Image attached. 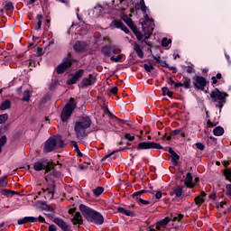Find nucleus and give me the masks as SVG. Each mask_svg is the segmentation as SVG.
<instances>
[{
    "mask_svg": "<svg viewBox=\"0 0 231 231\" xmlns=\"http://www.w3.org/2000/svg\"><path fill=\"white\" fill-rule=\"evenodd\" d=\"M55 165L57 164L48 159H41L33 163L32 169L38 172L45 171V174L52 171L51 172V176H53L54 178H60V171L53 170L55 169Z\"/></svg>",
    "mask_w": 231,
    "mask_h": 231,
    "instance_id": "nucleus-1",
    "label": "nucleus"
},
{
    "mask_svg": "<svg viewBox=\"0 0 231 231\" xmlns=\"http://www.w3.org/2000/svg\"><path fill=\"white\" fill-rule=\"evenodd\" d=\"M91 118L88 116L80 117L79 120L76 122L74 131L78 140H82V138L88 136L86 131L91 127Z\"/></svg>",
    "mask_w": 231,
    "mask_h": 231,
    "instance_id": "nucleus-2",
    "label": "nucleus"
},
{
    "mask_svg": "<svg viewBox=\"0 0 231 231\" xmlns=\"http://www.w3.org/2000/svg\"><path fill=\"white\" fill-rule=\"evenodd\" d=\"M65 146H66V143H64L62 135H54L53 137H50L45 142L43 152H51L55 151V149H62V147H65Z\"/></svg>",
    "mask_w": 231,
    "mask_h": 231,
    "instance_id": "nucleus-3",
    "label": "nucleus"
},
{
    "mask_svg": "<svg viewBox=\"0 0 231 231\" xmlns=\"http://www.w3.org/2000/svg\"><path fill=\"white\" fill-rule=\"evenodd\" d=\"M226 97H228V94L221 92L218 88H215V90L210 93L212 102L215 104L216 107H219V109H223V106L226 103Z\"/></svg>",
    "mask_w": 231,
    "mask_h": 231,
    "instance_id": "nucleus-4",
    "label": "nucleus"
},
{
    "mask_svg": "<svg viewBox=\"0 0 231 231\" xmlns=\"http://www.w3.org/2000/svg\"><path fill=\"white\" fill-rule=\"evenodd\" d=\"M77 108V102L75 101L74 97H71L69 101L67 102L65 106L63 107L60 118L63 122H66L67 120H69V117L71 115H73V111Z\"/></svg>",
    "mask_w": 231,
    "mask_h": 231,
    "instance_id": "nucleus-5",
    "label": "nucleus"
},
{
    "mask_svg": "<svg viewBox=\"0 0 231 231\" xmlns=\"http://www.w3.org/2000/svg\"><path fill=\"white\" fill-rule=\"evenodd\" d=\"M101 53H103L105 57H111L113 54L118 55L119 53H122V50L116 45H105L101 49Z\"/></svg>",
    "mask_w": 231,
    "mask_h": 231,
    "instance_id": "nucleus-6",
    "label": "nucleus"
},
{
    "mask_svg": "<svg viewBox=\"0 0 231 231\" xmlns=\"http://www.w3.org/2000/svg\"><path fill=\"white\" fill-rule=\"evenodd\" d=\"M147 149H163V146L154 142H143L137 145V151L147 150Z\"/></svg>",
    "mask_w": 231,
    "mask_h": 231,
    "instance_id": "nucleus-7",
    "label": "nucleus"
},
{
    "mask_svg": "<svg viewBox=\"0 0 231 231\" xmlns=\"http://www.w3.org/2000/svg\"><path fill=\"white\" fill-rule=\"evenodd\" d=\"M79 210L81 214L84 216L85 219H87V221H89L91 217H93V215L95 214V212H97L95 209L84 204L79 205Z\"/></svg>",
    "mask_w": 231,
    "mask_h": 231,
    "instance_id": "nucleus-8",
    "label": "nucleus"
},
{
    "mask_svg": "<svg viewBox=\"0 0 231 231\" xmlns=\"http://www.w3.org/2000/svg\"><path fill=\"white\" fill-rule=\"evenodd\" d=\"M193 85L195 89L205 91V88L207 87V79L201 76H196L193 78Z\"/></svg>",
    "mask_w": 231,
    "mask_h": 231,
    "instance_id": "nucleus-9",
    "label": "nucleus"
},
{
    "mask_svg": "<svg viewBox=\"0 0 231 231\" xmlns=\"http://www.w3.org/2000/svg\"><path fill=\"white\" fill-rule=\"evenodd\" d=\"M73 62H75V60L69 58L67 60L63 61L61 64H60L57 68L58 75H60L65 71H68V69L71 68V65L73 64Z\"/></svg>",
    "mask_w": 231,
    "mask_h": 231,
    "instance_id": "nucleus-10",
    "label": "nucleus"
},
{
    "mask_svg": "<svg viewBox=\"0 0 231 231\" xmlns=\"http://www.w3.org/2000/svg\"><path fill=\"white\" fill-rule=\"evenodd\" d=\"M88 222L94 223V225H104V216H102L98 211H96Z\"/></svg>",
    "mask_w": 231,
    "mask_h": 231,
    "instance_id": "nucleus-11",
    "label": "nucleus"
},
{
    "mask_svg": "<svg viewBox=\"0 0 231 231\" xmlns=\"http://www.w3.org/2000/svg\"><path fill=\"white\" fill-rule=\"evenodd\" d=\"M53 223L58 225L62 231H71V226L66 223L62 218L56 217L53 219Z\"/></svg>",
    "mask_w": 231,
    "mask_h": 231,
    "instance_id": "nucleus-12",
    "label": "nucleus"
},
{
    "mask_svg": "<svg viewBox=\"0 0 231 231\" xmlns=\"http://www.w3.org/2000/svg\"><path fill=\"white\" fill-rule=\"evenodd\" d=\"M110 28H112V30H115V28H120V30L125 32V33H129V29L127 28V26H125V24H124V23H122V21H112V23H110Z\"/></svg>",
    "mask_w": 231,
    "mask_h": 231,
    "instance_id": "nucleus-13",
    "label": "nucleus"
},
{
    "mask_svg": "<svg viewBox=\"0 0 231 231\" xmlns=\"http://www.w3.org/2000/svg\"><path fill=\"white\" fill-rule=\"evenodd\" d=\"M97 82V78L93 74H89L88 78H84L81 81V88H88V86H93Z\"/></svg>",
    "mask_w": 231,
    "mask_h": 231,
    "instance_id": "nucleus-14",
    "label": "nucleus"
},
{
    "mask_svg": "<svg viewBox=\"0 0 231 231\" xmlns=\"http://www.w3.org/2000/svg\"><path fill=\"white\" fill-rule=\"evenodd\" d=\"M127 3V0H113L112 1V5L114 6H117V10H122V12H125V10H127V8L129 7L128 5H125Z\"/></svg>",
    "mask_w": 231,
    "mask_h": 231,
    "instance_id": "nucleus-15",
    "label": "nucleus"
},
{
    "mask_svg": "<svg viewBox=\"0 0 231 231\" xmlns=\"http://www.w3.org/2000/svg\"><path fill=\"white\" fill-rule=\"evenodd\" d=\"M73 50L76 51V53H81V51H84V50H86V42L77 41L73 45Z\"/></svg>",
    "mask_w": 231,
    "mask_h": 231,
    "instance_id": "nucleus-16",
    "label": "nucleus"
},
{
    "mask_svg": "<svg viewBox=\"0 0 231 231\" xmlns=\"http://www.w3.org/2000/svg\"><path fill=\"white\" fill-rule=\"evenodd\" d=\"M192 174L190 172H188L186 175V179L184 180V185L188 187V189H194V186L196 185L194 182H192Z\"/></svg>",
    "mask_w": 231,
    "mask_h": 231,
    "instance_id": "nucleus-17",
    "label": "nucleus"
},
{
    "mask_svg": "<svg viewBox=\"0 0 231 231\" xmlns=\"http://www.w3.org/2000/svg\"><path fill=\"white\" fill-rule=\"evenodd\" d=\"M26 223H37V217H24L18 220V225H26Z\"/></svg>",
    "mask_w": 231,
    "mask_h": 231,
    "instance_id": "nucleus-18",
    "label": "nucleus"
},
{
    "mask_svg": "<svg viewBox=\"0 0 231 231\" xmlns=\"http://www.w3.org/2000/svg\"><path fill=\"white\" fill-rule=\"evenodd\" d=\"M168 152L171 154L172 164L175 167H177L178 160H180V155H178V153H176V152H174V150H172V148H171V147L169 148Z\"/></svg>",
    "mask_w": 231,
    "mask_h": 231,
    "instance_id": "nucleus-19",
    "label": "nucleus"
},
{
    "mask_svg": "<svg viewBox=\"0 0 231 231\" xmlns=\"http://www.w3.org/2000/svg\"><path fill=\"white\" fill-rule=\"evenodd\" d=\"M73 225H82L84 223V219L82 218V215L80 212H76L72 218Z\"/></svg>",
    "mask_w": 231,
    "mask_h": 231,
    "instance_id": "nucleus-20",
    "label": "nucleus"
},
{
    "mask_svg": "<svg viewBox=\"0 0 231 231\" xmlns=\"http://www.w3.org/2000/svg\"><path fill=\"white\" fill-rule=\"evenodd\" d=\"M43 192H48L52 196L55 194V180H51V183L48 184L47 189H42Z\"/></svg>",
    "mask_w": 231,
    "mask_h": 231,
    "instance_id": "nucleus-21",
    "label": "nucleus"
},
{
    "mask_svg": "<svg viewBox=\"0 0 231 231\" xmlns=\"http://www.w3.org/2000/svg\"><path fill=\"white\" fill-rule=\"evenodd\" d=\"M135 10H142L143 14H147V6L144 0H139V3L135 5Z\"/></svg>",
    "mask_w": 231,
    "mask_h": 231,
    "instance_id": "nucleus-22",
    "label": "nucleus"
},
{
    "mask_svg": "<svg viewBox=\"0 0 231 231\" xmlns=\"http://www.w3.org/2000/svg\"><path fill=\"white\" fill-rule=\"evenodd\" d=\"M134 50L139 59H143V51L142 50V46L140 44L134 43Z\"/></svg>",
    "mask_w": 231,
    "mask_h": 231,
    "instance_id": "nucleus-23",
    "label": "nucleus"
},
{
    "mask_svg": "<svg viewBox=\"0 0 231 231\" xmlns=\"http://www.w3.org/2000/svg\"><path fill=\"white\" fill-rule=\"evenodd\" d=\"M122 19L126 23L127 26H129V28H131L132 30L136 27V25H134V23H133V20L129 18V16H127L126 14H124Z\"/></svg>",
    "mask_w": 231,
    "mask_h": 231,
    "instance_id": "nucleus-24",
    "label": "nucleus"
},
{
    "mask_svg": "<svg viewBox=\"0 0 231 231\" xmlns=\"http://www.w3.org/2000/svg\"><path fill=\"white\" fill-rule=\"evenodd\" d=\"M10 107H12V102L8 99H5L0 106L1 111H6V109H10Z\"/></svg>",
    "mask_w": 231,
    "mask_h": 231,
    "instance_id": "nucleus-25",
    "label": "nucleus"
},
{
    "mask_svg": "<svg viewBox=\"0 0 231 231\" xmlns=\"http://www.w3.org/2000/svg\"><path fill=\"white\" fill-rule=\"evenodd\" d=\"M117 211L120 212V214H124L125 216H129L130 217H133L134 216V213L131 210H127L124 208H117Z\"/></svg>",
    "mask_w": 231,
    "mask_h": 231,
    "instance_id": "nucleus-26",
    "label": "nucleus"
},
{
    "mask_svg": "<svg viewBox=\"0 0 231 231\" xmlns=\"http://www.w3.org/2000/svg\"><path fill=\"white\" fill-rule=\"evenodd\" d=\"M213 134L215 136H223V134H225V129H223L221 126H217L214 128Z\"/></svg>",
    "mask_w": 231,
    "mask_h": 231,
    "instance_id": "nucleus-27",
    "label": "nucleus"
},
{
    "mask_svg": "<svg viewBox=\"0 0 231 231\" xmlns=\"http://www.w3.org/2000/svg\"><path fill=\"white\" fill-rule=\"evenodd\" d=\"M173 192L176 196V198H181V194H183V187L181 186H176L173 189Z\"/></svg>",
    "mask_w": 231,
    "mask_h": 231,
    "instance_id": "nucleus-28",
    "label": "nucleus"
},
{
    "mask_svg": "<svg viewBox=\"0 0 231 231\" xmlns=\"http://www.w3.org/2000/svg\"><path fill=\"white\" fill-rule=\"evenodd\" d=\"M162 91L163 97L167 96V97H170V98H172V95H174V93L171 91L167 87H163L162 88Z\"/></svg>",
    "mask_w": 231,
    "mask_h": 231,
    "instance_id": "nucleus-29",
    "label": "nucleus"
},
{
    "mask_svg": "<svg viewBox=\"0 0 231 231\" xmlns=\"http://www.w3.org/2000/svg\"><path fill=\"white\" fill-rule=\"evenodd\" d=\"M184 81L181 83V88H184V89H190V79L189 78H183Z\"/></svg>",
    "mask_w": 231,
    "mask_h": 231,
    "instance_id": "nucleus-30",
    "label": "nucleus"
},
{
    "mask_svg": "<svg viewBox=\"0 0 231 231\" xmlns=\"http://www.w3.org/2000/svg\"><path fill=\"white\" fill-rule=\"evenodd\" d=\"M145 192H147L145 189H142L134 192L132 196L134 199H136V201H138L140 199V196H142V194H145Z\"/></svg>",
    "mask_w": 231,
    "mask_h": 231,
    "instance_id": "nucleus-31",
    "label": "nucleus"
},
{
    "mask_svg": "<svg viewBox=\"0 0 231 231\" xmlns=\"http://www.w3.org/2000/svg\"><path fill=\"white\" fill-rule=\"evenodd\" d=\"M132 31L134 33L136 39H138L139 41H142V39H143V34H142V32L138 31L136 26L134 27V29H132Z\"/></svg>",
    "mask_w": 231,
    "mask_h": 231,
    "instance_id": "nucleus-32",
    "label": "nucleus"
},
{
    "mask_svg": "<svg viewBox=\"0 0 231 231\" xmlns=\"http://www.w3.org/2000/svg\"><path fill=\"white\" fill-rule=\"evenodd\" d=\"M178 134H180L182 138H185V133H181V129H177L171 132V136H178Z\"/></svg>",
    "mask_w": 231,
    "mask_h": 231,
    "instance_id": "nucleus-33",
    "label": "nucleus"
},
{
    "mask_svg": "<svg viewBox=\"0 0 231 231\" xmlns=\"http://www.w3.org/2000/svg\"><path fill=\"white\" fill-rule=\"evenodd\" d=\"M169 223H171V218L169 217H166L164 219L161 220L159 222L160 226H167V225H169Z\"/></svg>",
    "mask_w": 231,
    "mask_h": 231,
    "instance_id": "nucleus-34",
    "label": "nucleus"
},
{
    "mask_svg": "<svg viewBox=\"0 0 231 231\" xmlns=\"http://www.w3.org/2000/svg\"><path fill=\"white\" fill-rule=\"evenodd\" d=\"M102 192H104V188L102 187H97V189H93V194L96 198H98Z\"/></svg>",
    "mask_w": 231,
    "mask_h": 231,
    "instance_id": "nucleus-35",
    "label": "nucleus"
},
{
    "mask_svg": "<svg viewBox=\"0 0 231 231\" xmlns=\"http://www.w3.org/2000/svg\"><path fill=\"white\" fill-rule=\"evenodd\" d=\"M32 96L30 95V90H25L24 92H23V98H22V100L23 101V102H30V97H31Z\"/></svg>",
    "mask_w": 231,
    "mask_h": 231,
    "instance_id": "nucleus-36",
    "label": "nucleus"
},
{
    "mask_svg": "<svg viewBox=\"0 0 231 231\" xmlns=\"http://www.w3.org/2000/svg\"><path fill=\"white\" fill-rule=\"evenodd\" d=\"M194 201L197 205H199V207H200V205H203V203H205V199H203V197L201 196H198L194 199Z\"/></svg>",
    "mask_w": 231,
    "mask_h": 231,
    "instance_id": "nucleus-37",
    "label": "nucleus"
},
{
    "mask_svg": "<svg viewBox=\"0 0 231 231\" xmlns=\"http://www.w3.org/2000/svg\"><path fill=\"white\" fill-rule=\"evenodd\" d=\"M121 59H124V54H119L116 57H115V55H112L110 57V60H112V62H120Z\"/></svg>",
    "mask_w": 231,
    "mask_h": 231,
    "instance_id": "nucleus-38",
    "label": "nucleus"
},
{
    "mask_svg": "<svg viewBox=\"0 0 231 231\" xmlns=\"http://www.w3.org/2000/svg\"><path fill=\"white\" fill-rule=\"evenodd\" d=\"M221 79H223V75H221V73H217L216 76H213L211 78L212 84H216L217 80H221Z\"/></svg>",
    "mask_w": 231,
    "mask_h": 231,
    "instance_id": "nucleus-39",
    "label": "nucleus"
},
{
    "mask_svg": "<svg viewBox=\"0 0 231 231\" xmlns=\"http://www.w3.org/2000/svg\"><path fill=\"white\" fill-rule=\"evenodd\" d=\"M141 23H142V26H143V29L144 30V32L147 28V24L150 23V24H152V26H154V22L152 20V21H150V20L143 21V22H141Z\"/></svg>",
    "mask_w": 231,
    "mask_h": 231,
    "instance_id": "nucleus-40",
    "label": "nucleus"
},
{
    "mask_svg": "<svg viewBox=\"0 0 231 231\" xmlns=\"http://www.w3.org/2000/svg\"><path fill=\"white\" fill-rule=\"evenodd\" d=\"M224 176L231 182V168L224 170Z\"/></svg>",
    "mask_w": 231,
    "mask_h": 231,
    "instance_id": "nucleus-41",
    "label": "nucleus"
},
{
    "mask_svg": "<svg viewBox=\"0 0 231 231\" xmlns=\"http://www.w3.org/2000/svg\"><path fill=\"white\" fill-rule=\"evenodd\" d=\"M171 42H172V40L168 39V38H162V46L163 48H167V46H169V44H171Z\"/></svg>",
    "mask_w": 231,
    "mask_h": 231,
    "instance_id": "nucleus-42",
    "label": "nucleus"
},
{
    "mask_svg": "<svg viewBox=\"0 0 231 231\" xmlns=\"http://www.w3.org/2000/svg\"><path fill=\"white\" fill-rule=\"evenodd\" d=\"M78 78H76L74 75L67 80V84L68 86H73V84H77V81H78Z\"/></svg>",
    "mask_w": 231,
    "mask_h": 231,
    "instance_id": "nucleus-43",
    "label": "nucleus"
},
{
    "mask_svg": "<svg viewBox=\"0 0 231 231\" xmlns=\"http://www.w3.org/2000/svg\"><path fill=\"white\" fill-rule=\"evenodd\" d=\"M4 8L6 11L14 10V3H12V2H5V5H4Z\"/></svg>",
    "mask_w": 231,
    "mask_h": 231,
    "instance_id": "nucleus-44",
    "label": "nucleus"
},
{
    "mask_svg": "<svg viewBox=\"0 0 231 231\" xmlns=\"http://www.w3.org/2000/svg\"><path fill=\"white\" fill-rule=\"evenodd\" d=\"M74 77L76 79H78V80L79 79H82V77H84V69H79V71H77L75 74H74Z\"/></svg>",
    "mask_w": 231,
    "mask_h": 231,
    "instance_id": "nucleus-45",
    "label": "nucleus"
},
{
    "mask_svg": "<svg viewBox=\"0 0 231 231\" xmlns=\"http://www.w3.org/2000/svg\"><path fill=\"white\" fill-rule=\"evenodd\" d=\"M143 68H144L145 71H147L148 73H151V71H152V69H154V66L149 65L147 63H145L143 65Z\"/></svg>",
    "mask_w": 231,
    "mask_h": 231,
    "instance_id": "nucleus-46",
    "label": "nucleus"
},
{
    "mask_svg": "<svg viewBox=\"0 0 231 231\" xmlns=\"http://www.w3.org/2000/svg\"><path fill=\"white\" fill-rule=\"evenodd\" d=\"M8 120V114H4L0 116V124H5Z\"/></svg>",
    "mask_w": 231,
    "mask_h": 231,
    "instance_id": "nucleus-47",
    "label": "nucleus"
},
{
    "mask_svg": "<svg viewBox=\"0 0 231 231\" xmlns=\"http://www.w3.org/2000/svg\"><path fill=\"white\" fill-rule=\"evenodd\" d=\"M181 219H183V214H176L172 217V221H180Z\"/></svg>",
    "mask_w": 231,
    "mask_h": 231,
    "instance_id": "nucleus-48",
    "label": "nucleus"
},
{
    "mask_svg": "<svg viewBox=\"0 0 231 231\" xmlns=\"http://www.w3.org/2000/svg\"><path fill=\"white\" fill-rule=\"evenodd\" d=\"M95 12H98L99 15H103L104 8L102 7V5H97L95 7Z\"/></svg>",
    "mask_w": 231,
    "mask_h": 231,
    "instance_id": "nucleus-49",
    "label": "nucleus"
},
{
    "mask_svg": "<svg viewBox=\"0 0 231 231\" xmlns=\"http://www.w3.org/2000/svg\"><path fill=\"white\" fill-rule=\"evenodd\" d=\"M195 145L199 151H205V144L203 143H196Z\"/></svg>",
    "mask_w": 231,
    "mask_h": 231,
    "instance_id": "nucleus-50",
    "label": "nucleus"
},
{
    "mask_svg": "<svg viewBox=\"0 0 231 231\" xmlns=\"http://www.w3.org/2000/svg\"><path fill=\"white\" fill-rule=\"evenodd\" d=\"M162 64L164 68H168L170 71H173V73H176V67H170L165 61H163Z\"/></svg>",
    "mask_w": 231,
    "mask_h": 231,
    "instance_id": "nucleus-51",
    "label": "nucleus"
},
{
    "mask_svg": "<svg viewBox=\"0 0 231 231\" xmlns=\"http://www.w3.org/2000/svg\"><path fill=\"white\" fill-rule=\"evenodd\" d=\"M125 140H128V142L134 141V135H132L131 134H125Z\"/></svg>",
    "mask_w": 231,
    "mask_h": 231,
    "instance_id": "nucleus-52",
    "label": "nucleus"
},
{
    "mask_svg": "<svg viewBox=\"0 0 231 231\" xmlns=\"http://www.w3.org/2000/svg\"><path fill=\"white\" fill-rule=\"evenodd\" d=\"M4 192L5 194H7L8 196H14L15 194H19V192L14 191V190H10V189H5V190H4Z\"/></svg>",
    "mask_w": 231,
    "mask_h": 231,
    "instance_id": "nucleus-53",
    "label": "nucleus"
},
{
    "mask_svg": "<svg viewBox=\"0 0 231 231\" xmlns=\"http://www.w3.org/2000/svg\"><path fill=\"white\" fill-rule=\"evenodd\" d=\"M6 135H3L1 138H0V147H3V145H5L6 143Z\"/></svg>",
    "mask_w": 231,
    "mask_h": 231,
    "instance_id": "nucleus-54",
    "label": "nucleus"
},
{
    "mask_svg": "<svg viewBox=\"0 0 231 231\" xmlns=\"http://www.w3.org/2000/svg\"><path fill=\"white\" fill-rule=\"evenodd\" d=\"M70 145H71V147H74L75 151H79V143H77L76 141H71Z\"/></svg>",
    "mask_w": 231,
    "mask_h": 231,
    "instance_id": "nucleus-55",
    "label": "nucleus"
},
{
    "mask_svg": "<svg viewBox=\"0 0 231 231\" xmlns=\"http://www.w3.org/2000/svg\"><path fill=\"white\" fill-rule=\"evenodd\" d=\"M138 203H141V205H149V203H151L149 200H144L142 198H139V200H137Z\"/></svg>",
    "mask_w": 231,
    "mask_h": 231,
    "instance_id": "nucleus-56",
    "label": "nucleus"
},
{
    "mask_svg": "<svg viewBox=\"0 0 231 231\" xmlns=\"http://www.w3.org/2000/svg\"><path fill=\"white\" fill-rule=\"evenodd\" d=\"M217 124H218L217 122L212 123L210 121V119H208V122H207L208 127H216V125H217Z\"/></svg>",
    "mask_w": 231,
    "mask_h": 231,
    "instance_id": "nucleus-57",
    "label": "nucleus"
},
{
    "mask_svg": "<svg viewBox=\"0 0 231 231\" xmlns=\"http://www.w3.org/2000/svg\"><path fill=\"white\" fill-rule=\"evenodd\" d=\"M8 182L5 181V179H0V187H6Z\"/></svg>",
    "mask_w": 231,
    "mask_h": 231,
    "instance_id": "nucleus-58",
    "label": "nucleus"
},
{
    "mask_svg": "<svg viewBox=\"0 0 231 231\" xmlns=\"http://www.w3.org/2000/svg\"><path fill=\"white\" fill-rule=\"evenodd\" d=\"M110 93H112V95H116V93H118V88L117 87H114L111 88Z\"/></svg>",
    "mask_w": 231,
    "mask_h": 231,
    "instance_id": "nucleus-59",
    "label": "nucleus"
},
{
    "mask_svg": "<svg viewBox=\"0 0 231 231\" xmlns=\"http://www.w3.org/2000/svg\"><path fill=\"white\" fill-rule=\"evenodd\" d=\"M162 196H163L162 191H157L156 194H155L156 199H162Z\"/></svg>",
    "mask_w": 231,
    "mask_h": 231,
    "instance_id": "nucleus-60",
    "label": "nucleus"
},
{
    "mask_svg": "<svg viewBox=\"0 0 231 231\" xmlns=\"http://www.w3.org/2000/svg\"><path fill=\"white\" fill-rule=\"evenodd\" d=\"M230 163H231V160L222 162V164L224 165V167H227L228 165H230Z\"/></svg>",
    "mask_w": 231,
    "mask_h": 231,
    "instance_id": "nucleus-61",
    "label": "nucleus"
},
{
    "mask_svg": "<svg viewBox=\"0 0 231 231\" xmlns=\"http://www.w3.org/2000/svg\"><path fill=\"white\" fill-rule=\"evenodd\" d=\"M174 83H175V81H174V79H172V78H169L168 79V84L170 86H174Z\"/></svg>",
    "mask_w": 231,
    "mask_h": 231,
    "instance_id": "nucleus-62",
    "label": "nucleus"
},
{
    "mask_svg": "<svg viewBox=\"0 0 231 231\" xmlns=\"http://www.w3.org/2000/svg\"><path fill=\"white\" fill-rule=\"evenodd\" d=\"M49 231H57V226H55V225H51L49 226Z\"/></svg>",
    "mask_w": 231,
    "mask_h": 231,
    "instance_id": "nucleus-63",
    "label": "nucleus"
},
{
    "mask_svg": "<svg viewBox=\"0 0 231 231\" xmlns=\"http://www.w3.org/2000/svg\"><path fill=\"white\" fill-rule=\"evenodd\" d=\"M44 210H48L49 212H51V207L48 206L47 204H43Z\"/></svg>",
    "mask_w": 231,
    "mask_h": 231,
    "instance_id": "nucleus-64",
    "label": "nucleus"
}]
</instances>
